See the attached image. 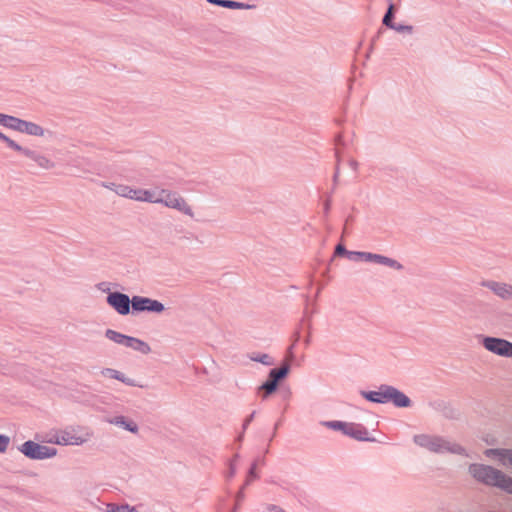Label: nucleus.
<instances>
[{
	"instance_id": "obj_43",
	"label": "nucleus",
	"mask_w": 512,
	"mask_h": 512,
	"mask_svg": "<svg viewBox=\"0 0 512 512\" xmlns=\"http://www.w3.org/2000/svg\"><path fill=\"white\" fill-rule=\"evenodd\" d=\"M348 164H349L351 169H353L354 171H357V169H358V162L356 160L350 159Z\"/></svg>"
},
{
	"instance_id": "obj_18",
	"label": "nucleus",
	"mask_w": 512,
	"mask_h": 512,
	"mask_svg": "<svg viewBox=\"0 0 512 512\" xmlns=\"http://www.w3.org/2000/svg\"><path fill=\"white\" fill-rule=\"evenodd\" d=\"M108 422L134 434L139 430L138 425L134 421L128 420L124 416H115L109 419Z\"/></svg>"
},
{
	"instance_id": "obj_23",
	"label": "nucleus",
	"mask_w": 512,
	"mask_h": 512,
	"mask_svg": "<svg viewBox=\"0 0 512 512\" xmlns=\"http://www.w3.org/2000/svg\"><path fill=\"white\" fill-rule=\"evenodd\" d=\"M105 337L109 339L110 341H113L114 343H117L119 345L126 346V343L128 342V335L122 334L118 331H115L113 329H107L105 331Z\"/></svg>"
},
{
	"instance_id": "obj_38",
	"label": "nucleus",
	"mask_w": 512,
	"mask_h": 512,
	"mask_svg": "<svg viewBox=\"0 0 512 512\" xmlns=\"http://www.w3.org/2000/svg\"><path fill=\"white\" fill-rule=\"evenodd\" d=\"M349 251L345 248L343 244H338L335 247L334 255L335 256H346L348 258Z\"/></svg>"
},
{
	"instance_id": "obj_45",
	"label": "nucleus",
	"mask_w": 512,
	"mask_h": 512,
	"mask_svg": "<svg viewBox=\"0 0 512 512\" xmlns=\"http://www.w3.org/2000/svg\"><path fill=\"white\" fill-rule=\"evenodd\" d=\"M335 142L337 145H343V136L341 134H338L335 138Z\"/></svg>"
},
{
	"instance_id": "obj_50",
	"label": "nucleus",
	"mask_w": 512,
	"mask_h": 512,
	"mask_svg": "<svg viewBox=\"0 0 512 512\" xmlns=\"http://www.w3.org/2000/svg\"><path fill=\"white\" fill-rule=\"evenodd\" d=\"M244 437V431L242 430V433L237 437V441H242Z\"/></svg>"
},
{
	"instance_id": "obj_47",
	"label": "nucleus",
	"mask_w": 512,
	"mask_h": 512,
	"mask_svg": "<svg viewBox=\"0 0 512 512\" xmlns=\"http://www.w3.org/2000/svg\"><path fill=\"white\" fill-rule=\"evenodd\" d=\"M308 329H309V330L311 329V326H310V325L308 326ZM310 342H311V337H310V332H309V333H308V335H307V337H306V338H305V340H304V343H305V345H306V346H308V345L310 344Z\"/></svg>"
},
{
	"instance_id": "obj_15",
	"label": "nucleus",
	"mask_w": 512,
	"mask_h": 512,
	"mask_svg": "<svg viewBox=\"0 0 512 512\" xmlns=\"http://www.w3.org/2000/svg\"><path fill=\"white\" fill-rule=\"evenodd\" d=\"M3 126L15 131L32 135V122H28L11 115H8Z\"/></svg>"
},
{
	"instance_id": "obj_49",
	"label": "nucleus",
	"mask_w": 512,
	"mask_h": 512,
	"mask_svg": "<svg viewBox=\"0 0 512 512\" xmlns=\"http://www.w3.org/2000/svg\"><path fill=\"white\" fill-rule=\"evenodd\" d=\"M280 424H281V420H279L278 422L275 423L272 438L276 435V431L279 428Z\"/></svg>"
},
{
	"instance_id": "obj_52",
	"label": "nucleus",
	"mask_w": 512,
	"mask_h": 512,
	"mask_svg": "<svg viewBox=\"0 0 512 512\" xmlns=\"http://www.w3.org/2000/svg\"><path fill=\"white\" fill-rule=\"evenodd\" d=\"M363 44H364V40H362V41L360 42V48H359V49H362Z\"/></svg>"
},
{
	"instance_id": "obj_16",
	"label": "nucleus",
	"mask_w": 512,
	"mask_h": 512,
	"mask_svg": "<svg viewBox=\"0 0 512 512\" xmlns=\"http://www.w3.org/2000/svg\"><path fill=\"white\" fill-rule=\"evenodd\" d=\"M101 374L104 377H109V378L121 381L122 383H124L128 386H134V387H140V388L144 387V385L137 383L135 380L125 376L124 373H122L116 369H113V368H103L101 370Z\"/></svg>"
},
{
	"instance_id": "obj_11",
	"label": "nucleus",
	"mask_w": 512,
	"mask_h": 512,
	"mask_svg": "<svg viewBox=\"0 0 512 512\" xmlns=\"http://www.w3.org/2000/svg\"><path fill=\"white\" fill-rule=\"evenodd\" d=\"M34 137H37V140H34V146L36 147H46L47 145L53 144L57 141V134L49 129H45L37 124H34Z\"/></svg>"
},
{
	"instance_id": "obj_40",
	"label": "nucleus",
	"mask_w": 512,
	"mask_h": 512,
	"mask_svg": "<svg viewBox=\"0 0 512 512\" xmlns=\"http://www.w3.org/2000/svg\"><path fill=\"white\" fill-rule=\"evenodd\" d=\"M255 414H256V411H253L250 415H248L244 421H243V425H242V430L245 431L247 429V427L249 426V424L253 421L254 417H255Z\"/></svg>"
},
{
	"instance_id": "obj_37",
	"label": "nucleus",
	"mask_w": 512,
	"mask_h": 512,
	"mask_svg": "<svg viewBox=\"0 0 512 512\" xmlns=\"http://www.w3.org/2000/svg\"><path fill=\"white\" fill-rule=\"evenodd\" d=\"M10 443V438L6 435L0 434V452L3 453L7 450Z\"/></svg>"
},
{
	"instance_id": "obj_48",
	"label": "nucleus",
	"mask_w": 512,
	"mask_h": 512,
	"mask_svg": "<svg viewBox=\"0 0 512 512\" xmlns=\"http://www.w3.org/2000/svg\"><path fill=\"white\" fill-rule=\"evenodd\" d=\"M8 115L0 113V125H4V122L6 121Z\"/></svg>"
},
{
	"instance_id": "obj_27",
	"label": "nucleus",
	"mask_w": 512,
	"mask_h": 512,
	"mask_svg": "<svg viewBox=\"0 0 512 512\" xmlns=\"http://www.w3.org/2000/svg\"><path fill=\"white\" fill-rule=\"evenodd\" d=\"M497 488L512 494V477L506 475L504 472L498 482Z\"/></svg>"
},
{
	"instance_id": "obj_35",
	"label": "nucleus",
	"mask_w": 512,
	"mask_h": 512,
	"mask_svg": "<svg viewBox=\"0 0 512 512\" xmlns=\"http://www.w3.org/2000/svg\"><path fill=\"white\" fill-rule=\"evenodd\" d=\"M21 452L28 458L32 459V440L24 442L21 448Z\"/></svg>"
},
{
	"instance_id": "obj_30",
	"label": "nucleus",
	"mask_w": 512,
	"mask_h": 512,
	"mask_svg": "<svg viewBox=\"0 0 512 512\" xmlns=\"http://www.w3.org/2000/svg\"><path fill=\"white\" fill-rule=\"evenodd\" d=\"M299 339H300V333L297 331L294 334V341H293L292 345H290L287 348L286 360L284 362H289V364H290L291 361L294 360L295 355H294L293 349H294L295 344L299 341Z\"/></svg>"
},
{
	"instance_id": "obj_3",
	"label": "nucleus",
	"mask_w": 512,
	"mask_h": 512,
	"mask_svg": "<svg viewBox=\"0 0 512 512\" xmlns=\"http://www.w3.org/2000/svg\"><path fill=\"white\" fill-rule=\"evenodd\" d=\"M290 369L289 362H283L279 368H272L269 371L267 380L257 388L263 400L277 391L279 384L288 376Z\"/></svg>"
},
{
	"instance_id": "obj_41",
	"label": "nucleus",
	"mask_w": 512,
	"mask_h": 512,
	"mask_svg": "<svg viewBox=\"0 0 512 512\" xmlns=\"http://www.w3.org/2000/svg\"><path fill=\"white\" fill-rule=\"evenodd\" d=\"M97 289L104 292V293H108L110 292V288H109V283L107 282H100L96 285Z\"/></svg>"
},
{
	"instance_id": "obj_5",
	"label": "nucleus",
	"mask_w": 512,
	"mask_h": 512,
	"mask_svg": "<svg viewBox=\"0 0 512 512\" xmlns=\"http://www.w3.org/2000/svg\"><path fill=\"white\" fill-rule=\"evenodd\" d=\"M158 204L175 209L191 218L194 217L193 210L187 201L177 192L168 189L159 190Z\"/></svg>"
},
{
	"instance_id": "obj_8",
	"label": "nucleus",
	"mask_w": 512,
	"mask_h": 512,
	"mask_svg": "<svg viewBox=\"0 0 512 512\" xmlns=\"http://www.w3.org/2000/svg\"><path fill=\"white\" fill-rule=\"evenodd\" d=\"M482 345L496 355L512 357V342L508 340L487 336L483 338Z\"/></svg>"
},
{
	"instance_id": "obj_26",
	"label": "nucleus",
	"mask_w": 512,
	"mask_h": 512,
	"mask_svg": "<svg viewBox=\"0 0 512 512\" xmlns=\"http://www.w3.org/2000/svg\"><path fill=\"white\" fill-rule=\"evenodd\" d=\"M34 162L38 165V167L42 169H52L55 167V163L43 155H36L34 153Z\"/></svg>"
},
{
	"instance_id": "obj_19",
	"label": "nucleus",
	"mask_w": 512,
	"mask_h": 512,
	"mask_svg": "<svg viewBox=\"0 0 512 512\" xmlns=\"http://www.w3.org/2000/svg\"><path fill=\"white\" fill-rule=\"evenodd\" d=\"M57 449L52 446H46L34 442V459L43 460L54 457Z\"/></svg>"
},
{
	"instance_id": "obj_4",
	"label": "nucleus",
	"mask_w": 512,
	"mask_h": 512,
	"mask_svg": "<svg viewBox=\"0 0 512 512\" xmlns=\"http://www.w3.org/2000/svg\"><path fill=\"white\" fill-rule=\"evenodd\" d=\"M470 475L478 482L487 486L497 487L503 472L492 466L473 463L468 467Z\"/></svg>"
},
{
	"instance_id": "obj_6",
	"label": "nucleus",
	"mask_w": 512,
	"mask_h": 512,
	"mask_svg": "<svg viewBox=\"0 0 512 512\" xmlns=\"http://www.w3.org/2000/svg\"><path fill=\"white\" fill-rule=\"evenodd\" d=\"M106 302L118 314L125 316L131 312L133 297L130 299L127 294L119 291L109 292Z\"/></svg>"
},
{
	"instance_id": "obj_29",
	"label": "nucleus",
	"mask_w": 512,
	"mask_h": 512,
	"mask_svg": "<svg viewBox=\"0 0 512 512\" xmlns=\"http://www.w3.org/2000/svg\"><path fill=\"white\" fill-rule=\"evenodd\" d=\"M240 458L239 453H235L232 459L229 461V469L226 474L227 479H232L236 475V462Z\"/></svg>"
},
{
	"instance_id": "obj_13",
	"label": "nucleus",
	"mask_w": 512,
	"mask_h": 512,
	"mask_svg": "<svg viewBox=\"0 0 512 512\" xmlns=\"http://www.w3.org/2000/svg\"><path fill=\"white\" fill-rule=\"evenodd\" d=\"M344 435L349 436L358 441H374V438L368 436V430L365 426L358 423H348L346 424Z\"/></svg>"
},
{
	"instance_id": "obj_14",
	"label": "nucleus",
	"mask_w": 512,
	"mask_h": 512,
	"mask_svg": "<svg viewBox=\"0 0 512 512\" xmlns=\"http://www.w3.org/2000/svg\"><path fill=\"white\" fill-rule=\"evenodd\" d=\"M259 462H263V460L256 459L251 464V467L249 468L248 473H247V477H246L245 483L243 484V486L240 488V490L236 494V497H235L236 503H235V506L233 508V512H236L238 510V508L240 506V503L245 498L244 489L247 486H249V484L251 483L252 480L258 478V474L256 472V468H257V465H258Z\"/></svg>"
},
{
	"instance_id": "obj_17",
	"label": "nucleus",
	"mask_w": 512,
	"mask_h": 512,
	"mask_svg": "<svg viewBox=\"0 0 512 512\" xmlns=\"http://www.w3.org/2000/svg\"><path fill=\"white\" fill-rule=\"evenodd\" d=\"M487 457H497L503 465L512 466V449L491 448L485 451Z\"/></svg>"
},
{
	"instance_id": "obj_33",
	"label": "nucleus",
	"mask_w": 512,
	"mask_h": 512,
	"mask_svg": "<svg viewBox=\"0 0 512 512\" xmlns=\"http://www.w3.org/2000/svg\"><path fill=\"white\" fill-rule=\"evenodd\" d=\"M108 512H131L132 507L128 504L125 505H117V504H109L107 506Z\"/></svg>"
},
{
	"instance_id": "obj_20",
	"label": "nucleus",
	"mask_w": 512,
	"mask_h": 512,
	"mask_svg": "<svg viewBox=\"0 0 512 512\" xmlns=\"http://www.w3.org/2000/svg\"><path fill=\"white\" fill-rule=\"evenodd\" d=\"M125 347L131 348L143 355H147L151 352V348L147 342L132 336H129Z\"/></svg>"
},
{
	"instance_id": "obj_46",
	"label": "nucleus",
	"mask_w": 512,
	"mask_h": 512,
	"mask_svg": "<svg viewBox=\"0 0 512 512\" xmlns=\"http://www.w3.org/2000/svg\"><path fill=\"white\" fill-rule=\"evenodd\" d=\"M34 386H38L39 388L45 389L48 386V382L43 381V382H39L37 384L34 382Z\"/></svg>"
},
{
	"instance_id": "obj_9",
	"label": "nucleus",
	"mask_w": 512,
	"mask_h": 512,
	"mask_svg": "<svg viewBox=\"0 0 512 512\" xmlns=\"http://www.w3.org/2000/svg\"><path fill=\"white\" fill-rule=\"evenodd\" d=\"M90 434L86 433L84 435L77 434L74 430H64L57 433L52 439L49 440L50 443H55L58 445H75L79 446L83 443L87 442L90 438Z\"/></svg>"
},
{
	"instance_id": "obj_31",
	"label": "nucleus",
	"mask_w": 512,
	"mask_h": 512,
	"mask_svg": "<svg viewBox=\"0 0 512 512\" xmlns=\"http://www.w3.org/2000/svg\"><path fill=\"white\" fill-rule=\"evenodd\" d=\"M299 339H300V333L297 331L294 334V341H293L292 345H290L287 348L286 360L284 362H289V364H290L291 361L294 360L295 355H294L293 349H294L295 344L299 341Z\"/></svg>"
},
{
	"instance_id": "obj_51",
	"label": "nucleus",
	"mask_w": 512,
	"mask_h": 512,
	"mask_svg": "<svg viewBox=\"0 0 512 512\" xmlns=\"http://www.w3.org/2000/svg\"><path fill=\"white\" fill-rule=\"evenodd\" d=\"M112 184H113V183H111L110 185H106V187L114 191V188H115V187H114Z\"/></svg>"
},
{
	"instance_id": "obj_39",
	"label": "nucleus",
	"mask_w": 512,
	"mask_h": 512,
	"mask_svg": "<svg viewBox=\"0 0 512 512\" xmlns=\"http://www.w3.org/2000/svg\"><path fill=\"white\" fill-rule=\"evenodd\" d=\"M348 259L352 261H362V251H349Z\"/></svg>"
},
{
	"instance_id": "obj_25",
	"label": "nucleus",
	"mask_w": 512,
	"mask_h": 512,
	"mask_svg": "<svg viewBox=\"0 0 512 512\" xmlns=\"http://www.w3.org/2000/svg\"><path fill=\"white\" fill-rule=\"evenodd\" d=\"M0 140L5 142L8 145V147L15 151L23 152L28 157L31 155L30 150L22 148L19 144H17L14 140L10 139L2 132H0Z\"/></svg>"
},
{
	"instance_id": "obj_12",
	"label": "nucleus",
	"mask_w": 512,
	"mask_h": 512,
	"mask_svg": "<svg viewBox=\"0 0 512 512\" xmlns=\"http://www.w3.org/2000/svg\"><path fill=\"white\" fill-rule=\"evenodd\" d=\"M481 285L504 300L512 299V285L493 280L482 281Z\"/></svg>"
},
{
	"instance_id": "obj_7",
	"label": "nucleus",
	"mask_w": 512,
	"mask_h": 512,
	"mask_svg": "<svg viewBox=\"0 0 512 512\" xmlns=\"http://www.w3.org/2000/svg\"><path fill=\"white\" fill-rule=\"evenodd\" d=\"M165 310V306L158 300L144 297V296H133L132 312L141 313L149 312L160 314Z\"/></svg>"
},
{
	"instance_id": "obj_44",
	"label": "nucleus",
	"mask_w": 512,
	"mask_h": 512,
	"mask_svg": "<svg viewBox=\"0 0 512 512\" xmlns=\"http://www.w3.org/2000/svg\"><path fill=\"white\" fill-rule=\"evenodd\" d=\"M377 38H378L377 36H373V37L370 39L367 54L371 51V48H372V46L375 44V42H376Z\"/></svg>"
},
{
	"instance_id": "obj_32",
	"label": "nucleus",
	"mask_w": 512,
	"mask_h": 512,
	"mask_svg": "<svg viewBox=\"0 0 512 512\" xmlns=\"http://www.w3.org/2000/svg\"><path fill=\"white\" fill-rule=\"evenodd\" d=\"M209 2L227 7V8H240L242 6L241 3L230 1V0H209Z\"/></svg>"
},
{
	"instance_id": "obj_28",
	"label": "nucleus",
	"mask_w": 512,
	"mask_h": 512,
	"mask_svg": "<svg viewBox=\"0 0 512 512\" xmlns=\"http://www.w3.org/2000/svg\"><path fill=\"white\" fill-rule=\"evenodd\" d=\"M346 424H347V422H343V421H324V422H322L323 426H325L329 429H332V430L341 431L342 433H344Z\"/></svg>"
},
{
	"instance_id": "obj_10",
	"label": "nucleus",
	"mask_w": 512,
	"mask_h": 512,
	"mask_svg": "<svg viewBox=\"0 0 512 512\" xmlns=\"http://www.w3.org/2000/svg\"><path fill=\"white\" fill-rule=\"evenodd\" d=\"M362 261L374 262L395 270H402L404 268L400 262L393 258L371 252H362Z\"/></svg>"
},
{
	"instance_id": "obj_36",
	"label": "nucleus",
	"mask_w": 512,
	"mask_h": 512,
	"mask_svg": "<svg viewBox=\"0 0 512 512\" xmlns=\"http://www.w3.org/2000/svg\"><path fill=\"white\" fill-rule=\"evenodd\" d=\"M336 160H337V163H336V167H335V173L333 175L334 186L337 185L338 179H339V174H340V156H339L338 151H336Z\"/></svg>"
},
{
	"instance_id": "obj_1",
	"label": "nucleus",
	"mask_w": 512,
	"mask_h": 512,
	"mask_svg": "<svg viewBox=\"0 0 512 512\" xmlns=\"http://www.w3.org/2000/svg\"><path fill=\"white\" fill-rule=\"evenodd\" d=\"M413 442L417 446H419L431 453H435V454L450 453V454L463 455L466 457L469 456L466 449L463 446H461L460 444H458L456 442H452V441L448 440L447 438L440 436V435L426 434V433L416 434L413 436Z\"/></svg>"
},
{
	"instance_id": "obj_24",
	"label": "nucleus",
	"mask_w": 512,
	"mask_h": 512,
	"mask_svg": "<svg viewBox=\"0 0 512 512\" xmlns=\"http://www.w3.org/2000/svg\"><path fill=\"white\" fill-rule=\"evenodd\" d=\"M248 358L251 360V361H254V362H259L265 366H273L275 364V361L274 359L266 354V353H250L248 355Z\"/></svg>"
},
{
	"instance_id": "obj_2",
	"label": "nucleus",
	"mask_w": 512,
	"mask_h": 512,
	"mask_svg": "<svg viewBox=\"0 0 512 512\" xmlns=\"http://www.w3.org/2000/svg\"><path fill=\"white\" fill-rule=\"evenodd\" d=\"M360 395L369 402L376 404L392 403L397 408L411 407V399L396 387L381 384L377 391L361 390Z\"/></svg>"
},
{
	"instance_id": "obj_22",
	"label": "nucleus",
	"mask_w": 512,
	"mask_h": 512,
	"mask_svg": "<svg viewBox=\"0 0 512 512\" xmlns=\"http://www.w3.org/2000/svg\"><path fill=\"white\" fill-rule=\"evenodd\" d=\"M115 188L114 191L117 195L135 200L137 196V189H133L128 185L112 184Z\"/></svg>"
},
{
	"instance_id": "obj_42",
	"label": "nucleus",
	"mask_w": 512,
	"mask_h": 512,
	"mask_svg": "<svg viewBox=\"0 0 512 512\" xmlns=\"http://www.w3.org/2000/svg\"><path fill=\"white\" fill-rule=\"evenodd\" d=\"M330 208H331V200L330 198H328L325 202H324V214L325 215H328L329 211H330Z\"/></svg>"
},
{
	"instance_id": "obj_34",
	"label": "nucleus",
	"mask_w": 512,
	"mask_h": 512,
	"mask_svg": "<svg viewBox=\"0 0 512 512\" xmlns=\"http://www.w3.org/2000/svg\"><path fill=\"white\" fill-rule=\"evenodd\" d=\"M393 9H394V6L391 4L389 6V8H388L387 13L385 14V16L383 18V24L386 25L390 29H397V30H399L400 28H397V27H395V26H393L391 24V19H392V15H393Z\"/></svg>"
},
{
	"instance_id": "obj_21",
	"label": "nucleus",
	"mask_w": 512,
	"mask_h": 512,
	"mask_svg": "<svg viewBox=\"0 0 512 512\" xmlns=\"http://www.w3.org/2000/svg\"><path fill=\"white\" fill-rule=\"evenodd\" d=\"M135 200L158 204L159 190L137 189V196H135Z\"/></svg>"
}]
</instances>
